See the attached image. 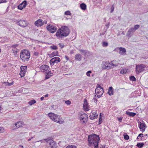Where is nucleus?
I'll return each instance as SVG.
<instances>
[{"mask_svg":"<svg viewBox=\"0 0 148 148\" xmlns=\"http://www.w3.org/2000/svg\"><path fill=\"white\" fill-rule=\"evenodd\" d=\"M70 31L68 27L66 26H63L57 31L56 35L57 37L61 39L63 37H66L69 34Z\"/></svg>","mask_w":148,"mask_h":148,"instance_id":"1","label":"nucleus"},{"mask_svg":"<svg viewBox=\"0 0 148 148\" xmlns=\"http://www.w3.org/2000/svg\"><path fill=\"white\" fill-rule=\"evenodd\" d=\"M99 138L98 135L95 134L89 135L88 137V145L91 146L94 145L95 148H98Z\"/></svg>","mask_w":148,"mask_h":148,"instance_id":"2","label":"nucleus"},{"mask_svg":"<svg viewBox=\"0 0 148 148\" xmlns=\"http://www.w3.org/2000/svg\"><path fill=\"white\" fill-rule=\"evenodd\" d=\"M48 115L50 119L53 121L60 124H62L64 123V121L60 116L53 113H49Z\"/></svg>","mask_w":148,"mask_h":148,"instance_id":"3","label":"nucleus"},{"mask_svg":"<svg viewBox=\"0 0 148 148\" xmlns=\"http://www.w3.org/2000/svg\"><path fill=\"white\" fill-rule=\"evenodd\" d=\"M21 59L23 62L28 61L30 57V54L28 51L26 50H22L20 54Z\"/></svg>","mask_w":148,"mask_h":148,"instance_id":"4","label":"nucleus"},{"mask_svg":"<svg viewBox=\"0 0 148 148\" xmlns=\"http://www.w3.org/2000/svg\"><path fill=\"white\" fill-rule=\"evenodd\" d=\"M117 66V65L114 64L113 63L103 61L102 62L101 67L104 69H109L112 68L113 66Z\"/></svg>","mask_w":148,"mask_h":148,"instance_id":"5","label":"nucleus"},{"mask_svg":"<svg viewBox=\"0 0 148 148\" xmlns=\"http://www.w3.org/2000/svg\"><path fill=\"white\" fill-rule=\"evenodd\" d=\"M79 119L81 123L86 124L88 121V116L86 114L82 113L79 114Z\"/></svg>","mask_w":148,"mask_h":148,"instance_id":"6","label":"nucleus"},{"mask_svg":"<svg viewBox=\"0 0 148 148\" xmlns=\"http://www.w3.org/2000/svg\"><path fill=\"white\" fill-rule=\"evenodd\" d=\"M95 91L98 98L100 97L104 92L103 88L100 86L99 84L97 85Z\"/></svg>","mask_w":148,"mask_h":148,"instance_id":"7","label":"nucleus"},{"mask_svg":"<svg viewBox=\"0 0 148 148\" xmlns=\"http://www.w3.org/2000/svg\"><path fill=\"white\" fill-rule=\"evenodd\" d=\"M47 142V145L49 147V148H56L57 144L52 139L47 138L44 139Z\"/></svg>","mask_w":148,"mask_h":148,"instance_id":"8","label":"nucleus"},{"mask_svg":"<svg viewBox=\"0 0 148 148\" xmlns=\"http://www.w3.org/2000/svg\"><path fill=\"white\" fill-rule=\"evenodd\" d=\"M146 68L145 65L144 64H140L136 65V72L137 74H139L143 71Z\"/></svg>","mask_w":148,"mask_h":148,"instance_id":"9","label":"nucleus"},{"mask_svg":"<svg viewBox=\"0 0 148 148\" xmlns=\"http://www.w3.org/2000/svg\"><path fill=\"white\" fill-rule=\"evenodd\" d=\"M47 29L48 31L52 33H54L57 30L56 27L51 25H47Z\"/></svg>","mask_w":148,"mask_h":148,"instance_id":"10","label":"nucleus"},{"mask_svg":"<svg viewBox=\"0 0 148 148\" xmlns=\"http://www.w3.org/2000/svg\"><path fill=\"white\" fill-rule=\"evenodd\" d=\"M60 59L58 57H55L51 59L50 63L51 65H53L55 63L57 64L60 61Z\"/></svg>","mask_w":148,"mask_h":148,"instance_id":"11","label":"nucleus"},{"mask_svg":"<svg viewBox=\"0 0 148 148\" xmlns=\"http://www.w3.org/2000/svg\"><path fill=\"white\" fill-rule=\"evenodd\" d=\"M49 67L48 66L46 65H43L40 67V69L41 71L42 72H45L46 73L49 71Z\"/></svg>","mask_w":148,"mask_h":148,"instance_id":"12","label":"nucleus"},{"mask_svg":"<svg viewBox=\"0 0 148 148\" xmlns=\"http://www.w3.org/2000/svg\"><path fill=\"white\" fill-rule=\"evenodd\" d=\"M97 111L92 110L90 113L89 116L90 118L91 119H93L96 118L98 116V114L97 113Z\"/></svg>","mask_w":148,"mask_h":148,"instance_id":"13","label":"nucleus"},{"mask_svg":"<svg viewBox=\"0 0 148 148\" xmlns=\"http://www.w3.org/2000/svg\"><path fill=\"white\" fill-rule=\"evenodd\" d=\"M16 23L22 27H25L27 26V22L24 20H21L17 22Z\"/></svg>","mask_w":148,"mask_h":148,"instance_id":"14","label":"nucleus"},{"mask_svg":"<svg viewBox=\"0 0 148 148\" xmlns=\"http://www.w3.org/2000/svg\"><path fill=\"white\" fill-rule=\"evenodd\" d=\"M119 53L122 55L125 56L126 54V50L125 48L122 47H119Z\"/></svg>","mask_w":148,"mask_h":148,"instance_id":"15","label":"nucleus"},{"mask_svg":"<svg viewBox=\"0 0 148 148\" xmlns=\"http://www.w3.org/2000/svg\"><path fill=\"white\" fill-rule=\"evenodd\" d=\"M27 2L26 1H24L21 3L18 6V9L20 10H22L23 8H25Z\"/></svg>","mask_w":148,"mask_h":148,"instance_id":"16","label":"nucleus"},{"mask_svg":"<svg viewBox=\"0 0 148 148\" xmlns=\"http://www.w3.org/2000/svg\"><path fill=\"white\" fill-rule=\"evenodd\" d=\"M42 20L41 19H40L35 22V25L38 27H40L42 25Z\"/></svg>","mask_w":148,"mask_h":148,"instance_id":"17","label":"nucleus"},{"mask_svg":"<svg viewBox=\"0 0 148 148\" xmlns=\"http://www.w3.org/2000/svg\"><path fill=\"white\" fill-rule=\"evenodd\" d=\"M82 57V56L81 54L79 53L76 54L75 57V60L80 61L81 60Z\"/></svg>","mask_w":148,"mask_h":148,"instance_id":"18","label":"nucleus"},{"mask_svg":"<svg viewBox=\"0 0 148 148\" xmlns=\"http://www.w3.org/2000/svg\"><path fill=\"white\" fill-rule=\"evenodd\" d=\"M135 31L133 29V27H132L127 32V36L129 37H130L131 36V33H133Z\"/></svg>","mask_w":148,"mask_h":148,"instance_id":"19","label":"nucleus"},{"mask_svg":"<svg viewBox=\"0 0 148 148\" xmlns=\"http://www.w3.org/2000/svg\"><path fill=\"white\" fill-rule=\"evenodd\" d=\"M138 127L142 131H144L145 128V123H140L139 124Z\"/></svg>","mask_w":148,"mask_h":148,"instance_id":"20","label":"nucleus"},{"mask_svg":"<svg viewBox=\"0 0 148 148\" xmlns=\"http://www.w3.org/2000/svg\"><path fill=\"white\" fill-rule=\"evenodd\" d=\"M58 54V52L57 51L53 52L49 54V56L50 58H52L54 56H57Z\"/></svg>","mask_w":148,"mask_h":148,"instance_id":"21","label":"nucleus"},{"mask_svg":"<svg viewBox=\"0 0 148 148\" xmlns=\"http://www.w3.org/2000/svg\"><path fill=\"white\" fill-rule=\"evenodd\" d=\"M126 114L132 117H134L136 114V113L130 112L128 111L126 112Z\"/></svg>","mask_w":148,"mask_h":148,"instance_id":"22","label":"nucleus"},{"mask_svg":"<svg viewBox=\"0 0 148 148\" xmlns=\"http://www.w3.org/2000/svg\"><path fill=\"white\" fill-rule=\"evenodd\" d=\"M12 51L13 53L14 54V56L15 57H17V52L18 51V49L17 48H14L12 49Z\"/></svg>","mask_w":148,"mask_h":148,"instance_id":"23","label":"nucleus"},{"mask_svg":"<svg viewBox=\"0 0 148 148\" xmlns=\"http://www.w3.org/2000/svg\"><path fill=\"white\" fill-rule=\"evenodd\" d=\"M23 123L22 121H19L17 122L15 124V125L16 127L19 128L22 126Z\"/></svg>","mask_w":148,"mask_h":148,"instance_id":"24","label":"nucleus"},{"mask_svg":"<svg viewBox=\"0 0 148 148\" xmlns=\"http://www.w3.org/2000/svg\"><path fill=\"white\" fill-rule=\"evenodd\" d=\"M113 88L112 87H109V89H108V93L111 96L113 95Z\"/></svg>","mask_w":148,"mask_h":148,"instance_id":"25","label":"nucleus"},{"mask_svg":"<svg viewBox=\"0 0 148 148\" xmlns=\"http://www.w3.org/2000/svg\"><path fill=\"white\" fill-rule=\"evenodd\" d=\"M50 71L47 73V74L46 75L45 79H47L49 78L50 76L53 75V74L50 73Z\"/></svg>","mask_w":148,"mask_h":148,"instance_id":"26","label":"nucleus"},{"mask_svg":"<svg viewBox=\"0 0 148 148\" xmlns=\"http://www.w3.org/2000/svg\"><path fill=\"white\" fill-rule=\"evenodd\" d=\"M80 7L81 9L83 10H85L86 9V5L84 3L81 4L80 5Z\"/></svg>","mask_w":148,"mask_h":148,"instance_id":"27","label":"nucleus"},{"mask_svg":"<svg viewBox=\"0 0 148 148\" xmlns=\"http://www.w3.org/2000/svg\"><path fill=\"white\" fill-rule=\"evenodd\" d=\"M127 73V69H122L120 71V73L121 74H125Z\"/></svg>","mask_w":148,"mask_h":148,"instance_id":"28","label":"nucleus"},{"mask_svg":"<svg viewBox=\"0 0 148 148\" xmlns=\"http://www.w3.org/2000/svg\"><path fill=\"white\" fill-rule=\"evenodd\" d=\"M36 102V101L35 100L33 99L30 100V101H29L28 102V104L32 106L33 104L35 103Z\"/></svg>","mask_w":148,"mask_h":148,"instance_id":"29","label":"nucleus"},{"mask_svg":"<svg viewBox=\"0 0 148 148\" xmlns=\"http://www.w3.org/2000/svg\"><path fill=\"white\" fill-rule=\"evenodd\" d=\"M27 69V67L26 66H22L21 67V71H24V72H26V70Z\"/></svg>","mask_w":148,"mask_h":148,"instance_id":"30","label":"nucleus"},{"mask_svg":"<svg viewBox=\"0 0 148 148\" xmlns=\"http://www.w3.org/2000/svg\"><path fill=\"white\" fill-rule=\"evenodd\" d=\"M144 145L143 143H138L137 144L136 146L138 147L141 148Z\"/></svg>","mask_w":148,"mask_h":148,"instance_id":"31","label":"nucleus"},{"mask_svg":"<svg viewBox=\"0 0 148 148\" xmlns=\"http://www.w3.org/2000/svg\"><path fill=\"white\" fill-rule=\"evenodd\" d=\"M50 48L51 49H53V50H56V49H58L56 45L51 46L50 47Z\"/></svg>","mask_w":148,"mask_h":148,"instance_id":"32","label":"nucleus"},{"mask_svg":"<svg viewBox=\"0 0 148 148\" xmlns=\"http://www.w3.org/2000/svg\"><path fill=\"white\" fill-rule=\"evenodd\" d=\"M130 79L132 81H136V79L135 78V77L133 76H131L130 77Z\"/></svg>","mask_w":148,"mask_h":148,"instance_id":"33","label":"nucleus"},{"mask_svg":"<svg viewBox=\"0 0 148 148\" xmlns=\"http://www.w3.org/2000/svg\"><path fill=\"white\" fill-rule=\"evenodd\" d=\"M25 72H24V71H20V75L21 76V77H23L25 75Z\"/></svg>","mask_w":148,"mask_h":148,"instance_id":"34","label":"nucleus"},{"mask_svg":"<svg viewBox=\"0 0 148 148\" xmlns=\"http://www.w3.org/2000/svg\"><path fill=\"white\" fill-rule=\"evenodd\" d=\"M140 25H136L134 26V27H133V29L135 31L139 27Z\"/></svg>","mask_w":148,"mask_h":148,"instance_id":"35","label":"nucleus"},{"mask_svg":"<svg viewBox=\"0 0 148 148\" xmlns=\"http://www.w3.org/2000/svg\"><path fill=\"white\" fill-rule=\"evenodd\" d=\"M65 148H76L75 146L73 145H68Z\"/></svg>","mask_w":148,"mask_h":148,"instance_id":"36","label":"nucleus"},{"mask_svg":"<svg viewBox=\"0 0 148 148\" xmlns=\"http://www.w3.org/2000/svg\"><path fill=\"white\" fill-rule=\"evenodd\" d=\"M80 52L83 53L84 55H86L87 53L86 51L84 50L80 49L79 50Z\"/></svg>","mask_w":148,"mask_h":148,"instance_id":"37","label":"nucleus"},{"mask_svg":"<svg viewBox=\"0 0 148 148\" xmlns=\"http://www.w3.org/2000/svg\"><path fill=\"white\" fill-rule=\"evenodd\" d=\"M64 14L67 15H69L71 14L70 12L69 11H67L65 12Z\"/></svg>","mask_w":148,"mask_h":148,"instance_id":"38","label":"nucleus"},{"mask_svg":"<svg viewBox=\"0 0 148 148\" xmlns=\"http://www.w3.org/2000/svg\"><path fill=\"white\" fill-rule=\"evenodd\" d=\"M91 73L92 71H89L86 72V74L88 76L90 77V74Z\"/></svg>","mask_w":148,"mask_h":148,"instance_id":"39","label":"nucleus"},{"mask_svg":"<svg viewBox=\"0 0 148 148\" xmlns=\"http://www.w3.org/2000/svg\"><path fill=\"white\" fill-rule=\"evenodd\" d=\"M13 82H12L10 83H9L8 82H5V85H8V86H11L12 85H13Z\"/></svg>","mask_w":148,"mask_h":148,"instance_id":"40","label":"nucleus"},{"mask_svg":"<svg viewBox=\"0 0 148 148\" xmlns=\"http://www.w3.org/2000/svg\"><path fill=\"white\" fill-rule=\"evenodd\" d=\"M58 45L61 49L63 48L64 46V44L63 43H59L58 44Z\"/></svg>","mask_w":148,"mask_h":148,"instance_id":"41","label":"nucleus"},{"mask_svg":"<svg viewBox=\"0 0 148 148\" xmlns=\"http://www.w3.org/2000/svg\"><path fill=\"white\" fill-rule=\"evenodd\" d=\"M124 138L126 140H127L129 138V136L127 134L124 135Z\"/></svg>","mask_w":148,"mask_h":148,"instance_id":"42","label":"nucleus"},{"mask_svg":"<svg viewBox=\"0 0 148 148\" xmlns=\"http://www.w3.org/2000/svg\"><path fill=\"white\" fill-rule=\"evenodd\" d=\"M142 137H143V134H139L137 137V138L139 139L140 138V139H141Z\"/></svg>","mask_w":148,"mask_h":148,"instance_id":"43","label":"nucleus"},{"mask_svg":"<svg viewBox=\"0 0 148 148\" xmlns=\"http://www.w3.org/2000/svg\"><path fill=\"white\" fill-rule=\"evenodd\" d=\"M87 101L86 99H85L83 106L84 108L87 107Z\"/></svg>","mask_w":148,"mask_h":148,"instance_id":"44","label":"nucleus"},{"mask_svg":"<svg viewBox=\"0 0 148 148\" xmlns=\"http://www.w3.org/2000/svg\"><path fill=\"white\" fill-rule=\"evenodd\" d=\"M65 103L67 105H70L71 103V101L69 100L65 101Z\"/></svg>","mask_w":148,"mask_h":148,"instance_id":"45","label":"nucleus"},{"mask_svg":"<svg viewBox=\"0 0 148 148\" xmlns=\"http://www.w3.org/2000/svg\"><path fill=\"white\" fill-rule=\"evenodd\" d=\"M110 9H111L110 12L112 13L113 12L114 10V5H112V7Z\"/></svg>","mask_w":148,"mask_h":148,"instance_id":"46","label":"nucleus"},{"mask_svg":"<svg viewBox=\"0 0 148 148\" xmlns=\"http://www.w3.org/2000/svg\"><path fill=\"white\" fill-rule=\"evenodd\" d=\"M4 130L3 128L0 127V133L3 132H4Z\"/></svg>","mask_w":148,"mask_h":148,"instance_id":"47","label":"nucleus"},{"mask_svg":"<svg viewBox=\"0 0 148 148\" xmlns=\"http://www.w3.org/2000/svg\"><path fill=\"white\" fill-rule=\"evenodd\" d=\"M103 45L105 47L107 46L108 45V43L106 42H103Z\"/></svg>","mask_w":148,"mask_h":148,"instance_id":"48","label":"nucleus"},{"mask_svg":"<svg viewBox=\"0 0 148 148\" xmlns=\"http://www.w3.org/2000/svg\"><path fill=\"white\" fill-rule=\"evenodd\" d=\"M17 45H13L11 46V47L12 48V49L14 48H16V47L18 46Z\"/></svg>","mask_w":148,"mask_h":148,"instance_id":"49","label":"nucleus"},{"mask_svg":"<svg viewBox=\"0 0 148 148\" xmlns=\"http://www.w3.org/2000/svg\"><path fill=\"white\" fill-rule=\"evenodd\" d=\"M34 55L35 56H38L39 55V53L37 51H34Z\"/></svg>","mask_w":148,"mask_h":148,"instance_id":"50","label":"nucleus"},{"mask_svg":"<svg viewBox=\"0 0 148 148\" xmlns=\"http://www.w3.org/2000/svg\"><path fill=\"white\" fill-rule=\"evenodd\" d=\"M117 119H118V121L119 122H121L122 120V118L121 117H120V118L118 117Z\"/></svg>","mask_w":148,"mask_h":148,"instance_id":"51","label":"nucleus"},{"mask_svg":"<svg viewBox=\"0 0 148 148\" xmlns=\"http://www.w3.org/2000/svg\"><path fill=\"white\" fill-rule=\"evenodd\" d=\"M42 25L44 24H46L47 23V21L46 20H44L43 21H42Z\"/></svg>","mask_w":148,"mask_h":148,"instance_id":"52","label":"nucleus"},{"mask_svg":"<svg viewBox=\"0 0 148 148\" xmlns=\"http://www.w3.org/2000/svg\"><path fill=\"white\" fill-rule=\"evenodd\" d=\"M6 2V0H0V3Z\"/></svg>","mask_w":148,"mask_h":148,"instance_id":"53","label":"nucleus"},{"mask_svg":"<svg viewBox=\"0 0 148 148\" xmlns=\"http://www.w3.org/2000/svg\"><path fill=\"white\" fill-rule=\"evenodd\" d=\"M65 58L66 59V60L67 61H68V60H69V58L68 57V56H67L66 55L65 56Z\"/></svg>","mask_w":148,"mask_h":148,"instance_id":"54","label":"nucleus"},{"mask_svg":"<svg viewBox=\"0 0 148 148\" xmlns=\"http://www.w3.org/2000/svg\"><path fill=\"white\" fill-rule=\"evenodd\" d=\"M42 140H40L39 141H32L31 143H36L37 142H39L41 141Z\"/></svg>","mask_w":148,"mask_h":148,"instance_id":"55","label":"nucleus"},{"mask_svg":"<svg viewBox=\"0 0 148 148\" xmlns=\"http://www.w3.org/2000/svg\"><path fill=\"white\" fill-rule=\"evenodd\" d=\"M99 121H102V118H101V116H100L99 119Z\"/></svg>","mask_w":148,"mask_h":148,"instance_id":"56","label":"nucleus"},{"mask_svg":"<svg viewBox=\"0 0 148 148\" xmlns=\"http://www.w3.org/2000/svg\"><path fill=\"white\" fill-rule=\"evenodd\" d=\"M110 24V23H108L106 25V26L108 28Z\"/></svg>","mask_w":148,"mask_h":148,"instance_id":"57","label":"nucleus"},{"mask_svg":"<svg viewBox=\"0 0 148 148\" xmlns=\"http://www.w3.org/2000/svg\"><path fill=\"white\" fill-rule=\"evenodd\" d=\"M70 54H71L74 53L73 51V50L71 51H70Z\"/></svg>","mask_w":148,"mask_h":148,"instance_id":"58","label":"nucleus"},{"mask_svg":"<svg viewBox=\"0 0 148 148\" xmlns=\"http://www.w3.org/2000/svg\"><path fill=\"white\" fill-rule=\"evenodd\" d=\"M44 99V97H41L40 98V100H41V101H42V100H43Z\"/></svg>","mask_w":148,"mask_h":148,"instance_id":"59","label":"nucleus"},{"mask_svg":"<svg viewBox=\"0 0 148 148\" xmlns=\"http://www.w3.org/2000/svg\"><path fill=\"white\" fill-rule=\"evenodd\" d=\"M102 121H99V122H98L99 125L100 124L102 123Z\"/></svg>","mask_w":148,"mask_h":148,"instance_id":"60","label":"nucleus"},{"mask_svg":"<svg viewBox=\"0 0 148 148\" xmlns=\"http://www.w3.org/2000/svg\"><path fill=\"white\" fill-rule=\"evenodd\" d=\"M121 34H123V35H125V33L123 31L121 33Z\"/></svg>","mask_w":148,"mask_h":148,"instance_id":"61","label":"nucleus"},{"mask_svg":"<svg viewBox=\"0 0 148 148\" xmlns=\"http://www.w3.org/2000/svg\"><path fill=\"white\" fill-rule=\"evenodd\" d=\"M48 96V94H46L45 95V97H46Z\"/></svg>","mask_w":148,"mask_h":148,"instance_id":"62","label":"nucleus"},{"mask_svg":"<svg viewBox=\"0 0 148 148\" xmlns=\"http://www.w3.org/2000/svg\"><path fill=\"white\" fill-rule=\"evenodd\" d=\"M31 139H32L30 138L27 140L28 141H29L31 140Z\"/></svg>","mask_w":148,"mask_h":148,"instance_id":"63","label":"nucleus"},{"mask_svg":"<svg viewBox=\"0 0 148 148\" xmlns=\"http://www.w3.org/2000/svg\"><path fill=\"white\" fill-rule=\"evenodd\" d=\"M34 137H35L34 136H32V137L30 138H31V139H32V138H34Z\"/></svg>","mask_w":148,"mask_h":148,"instance_id":"64","label":"nucleus"}]
</instances>
